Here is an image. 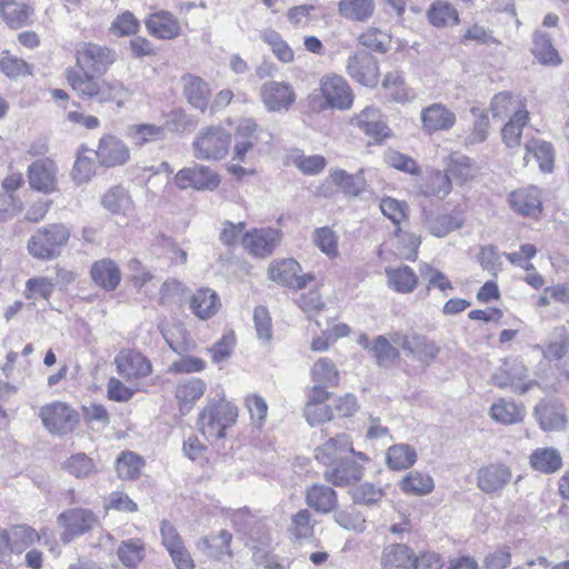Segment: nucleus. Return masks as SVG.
Returning a JSON list of instances; mask_svg holds the SVG:
<instances>
[{"label":"nucleus","instance_id":"21","mask_svg":"<svg viewBox=\"0 0 569 569\" xmlns=\"http://www.w3.org/2000/svg\"><path fill=\"white\" fill-rule=\"evenodd\" d=\"M510 208L523 217H538L541 212L540 191L536 187L520 188L509 194Z\"/></svg>","mask_w":569,"mask_h":569},{"label":"nucleus","instance_id":"43","mask_svg":"<svg viewBox=\"0 0 569 569\" xmlns=\"http://www.w3.org/2000/svg\"><path fill=\"white\" fill-rule=\"evenodd\" d=\"M532 53L541 64L558 66L561 63V58L552 46L550 37L542 31H536L533 34Z\"/></svg>","mask_w":569,"mask_h":569},{"label":"nucleus","instance_id":"40","mask_svg":"<svg viewBox=\"0 0 569 569\" xmlns=\"http://www.w3.org/2000/svg\"><path fill=\"white\" fill-rule=\"evenodd\" d=\"M413 559L411 549L402 543L387 546L381 555V566L385 569L410 568Z\"/></svg>","mask_w":569,"mask_h":569},{"label":"nucleus","instance_id":"18","mask_svg":"<svg viewBox=\"0 0 569 569\" xmlns=\"http://www.w3.org/2000/svg\"><path fill=\"white\" fill-rule=\"evenodd\" d=\"M351 124L377 142H381L390 136V130L382 120L380 110L375 107L365 108L351 119Z\"/></svg>","mask_w":569,"mask_h":569},{"label":"nucleus","instance_id":"11","mask_svg":"<svg viewBox=\"0 0 569 569\" xmlns=\"http://www.w3.org/2000/svg\"><path fill=\"white\" fill-rule=\"evenodd\" d=\"M174 182L181 190L192 188L196 190H214L220 179L210 168L201 164L183 168L174 176Z\"/></svg>","mask_w":569,"mask_h":569},{"label":"nucleus","instance_id":"39","mask_svg":"<svg viewBox=\"0 0 569 569\" xmlns=\"http://www.w3.org/2000/svg\"><path fill=\"white\" fill-rule=\"evenodd\" d=\"M416 450L407 443L390 446L386 452V463L391 470H406L417 461Z\"/></svg>","mask_w":569,"mask_h":569},{"label":"nucleus","instance_id":"9","mask_svg":"<svg viewBox=\"0 0 569 569\" xmlns=\"http://www.w3.org/2000/svg\"><path fill=\"white\" fill-rule=\"evenodd\" d=\"M320 92L327 107L348 110L353 103V93L346 79L338 74H326L320 79Z\"/></svg>","mask_w":569,"mask_h":569},{"label":"nucleus","instance_id":"37","mask_svg":"<svg viewBox=\"0 0 569 569\" xmlns=\"http://www.w3.org/2000/svg\"><path fill=\"white\" fill-rule=\"evenodd\" d=\"M338 11L341 17L349 21H368L375 12L373 0H340Z\"/></svg>","mask_w":569,"mask_h":569},{"label":"nucleus","instance_id":"55","mask_svg":"<svg viewBox=\"0 0 569 569\" xmlns=\"http://www.w3.org/2000/svg\"><path fill=\"white\" fill-rule=\"evenodd\" d=\"M13 552H22L26 548L40 540V535L26 525L12 526L8 531Z\"/></svg>","mask_w":569,"mask_h":569},{"label":"nucleus","instance_id":"56","mask_svg":"<svg viewBox=\"0 0 569 569\" xmlns=\"http://www.w3.org/2000/svg\"><path fill=\"white\" fill-rule=\"evenodd\" d=\"M338 240V234L330 227L317 228L312 234L315 246L329 258L339 254Z\"/></svg>","mask_w":569,"mask_h":569},{"label":"nucleus","instance_id":"4","mask_svg":"<svg viewBox=\"0 0 569 569\" xmlns=\"http://www.w3.org/2000/svg\"><path fill=\"white\" fill-rule=\"evenodd\" d=\"M70 232L61 223L49 224L38 229L29 239L27 250L39 260H51L59 256L60 249L69 240Z\"/></svg>","mask_w":569,"mask_h":569},{"label":"nucleus","instance_id":"20","mask_svg":"<svg viewBox=\"0 0 569 569\" xmlns=\"http://www.w3.org/2000/svg\"><path fill=\"white\" fill-rule=\"evenodd\" d=\"M323 476L327 481L335 486H348L363 477V467L345 456L331 467L326 468Z\"/></svg>","mask_w":569,"mask_h":569},{"label":"nucleus","instance_id":"13","mask_svg":"<svg viewBox=\"0 0 569 569\" xmlns=\"http://www.w3.org/2000/svg\"><path fill=\"white\" fill-rule=\"evenodd\" d=\"M512 470L505 463H490L477 471V486L485 493L503 490L512 479Z\"/></svg>","mask_w":569,"mask_h":569},{"label":"nucleus","instance_id":"27","mask_svg":"<svg viewBox=\"0 0 569 569\" xmlns=\"http://www.w3.org/2000/svg\"><path fill=\"white\" fill-rule=\"evenodd\" d=\"M422 222L427 230L435 237L442 238L462 227L463 220L449 213H433L423 210Z\"/></svg>","mask_w":569,"mask_h":569},{"label":"nucleus","instance_id":"3","mask_svg":"<svg viewBox=\"0 0 569 569\" xmlns=\"http://www.w3.org/2000/svg\"><path fill=\"white\" fill-rule=\"evenodd\" d=\"M230 144L231 133L223 127H204L193 139V156L202 161H218L228 154Z\"/></svg>","mask_w":569,"mask_h":569},{"label":"nucleus","instance_id":"30","mask_svg":"<svg viewBox=\"0 0 569 569\" xmlns=\"http://www.w3.org/2000/svg\"><path fill=\"white\" fill-rule=\"evenodd\" d=\"M146 27L152 36L166 40L174 39L180 33L178 20L167 11L151 14L146 21Z\"/></svg>","mask_w":569,"mask_h":569},{"label":"nucleus","instance_id":"42","mask_svg":"<svg viewBox=\"0 0 569 569\" xmlns=\"http://www.w3.org/2000/svg\"><path fill=\"white\" fill-rule=\"evenodd\" d=\"M525 415L526 410L522 406L505 399H500L490 407V417L503 425L518 423Z\"/></svg>","mask_w":569,"mask_h":569},{"label":"nucleus","instance_id":"47","mask_svg":"<svg viewBox=\"0 0 569 569\" xmlns=\"http://www.w3.org/2000/svg\"><path fill=\"white\" fill-rule=\"evenodd\" d=\"M359 43L365 48L378 52L386 53L391 48V34L376 27L367 28L359 37Z\"/></svg>","mask_w":569,"mask_h":569},{"label":"nucleus","instance_id":"45","mask_svg":"<svg viewBox=\"0 0 569 569\" xmlns=\"http://www.w3.org/2000/svg\"><path fill=\"white\" fill-rule=\"evenodd\" d=\"M207 383L200 378L180 381L176 389V398L181 407L192 406L206 392Z\"/></svg>","mask_w":569,"mask_h":569},{"label":"nucleus","instance_id":"23","mask_svg":"<svg viewBox=\"0 0 569 569\" xmlns=\"http://www.w3.org/2000/svg\"><path fill=\"white\" fill-rule=\"evenodd\" d=\"M220 307L219 296L210 288H199L189 297V308L200 320L212 318Z\"/></svg>","mask_w":569,"mask_h":569},{"label":"nucleus","instance_id":"16","mask_svg":"<svg viewBox=\"0 0 569 569\" xmlns=\"http://www.w3.org/2000/svg\"><path fill=\"white\" fill-rule=\"evenodd\" d=\"M300 264L295 259H284L273 262L268 270L269 279L290 288L302 289L313 278L311 274H302Z\"/></svg>","mask_w":569,"mask_h":569},{"label":"nucleus","instance_id":"64","mask_svg":"<svg viewBox=\"0 0 569 569\" xmlns=\"http://www.w3.org/2000/svg\"><path fill=\"white\" fill-rule=\"evenodd\" d=\"M0 71L10 79H18L31 74V67L23 59L3 51L0 57Z\"/></svg>","mask_w":569,"mask_h":569},{"label":"nucleus","instance_id":"6","mask_svg":"<svg viewBox=\"0 0 569 569\" xmlns=\"http://www.w3.org/2000/svg\"><path fill=\"white\" fill-rule=\"evenodd\" d=\"M390 340L398 345L408 357L427 365L431 363L440 352V348L435 341L416 332L396 331L390 333Z\"/></svg>","mask_w":569,"mask_h":569},{"label":"nucleus","instance_id":"19","mask_svg":"<svg viewBox=\"0 0 569 569\" xmlns=\"http://www.w3.org/2000/svg\"><path fill=\"white\" fill-rule=\"evenodd\" d=\"M96 157L101 166H122L129 160L130 150L124 142L117 137L104 136L99 141Z\"/></svg>","mask_w":569,"mask_h":569},{"label":"nucleus","instance_id":"15","mask_svg":"<svg viewBox=\"0 0 569 569\" xmlns=\"http://www.w3.org/2000/svg\"><path fill=\"white\" fill-rule=\"evenodd\" d=\"M420 119L422 130L428 134L448 131L457 122L456 113L441 102H435L422 108Z\"/></svg>","mask_w":569,"mask_h":569},{"label":"nucleus","instance_id":"50","mask_svg":"<svg viewBox=\"0 0 569 569\" xmlns=\"http://www.w3.org/2000/svg\"><path fill=\"white\" fill-rule=\"evenodd\" d=\"M400 489L406 493H412L417 496H425L430 493L433 488V479L420 471H410L400 481Z\"/></svg>","mask_w":569,"mask_h":569},{"label":"nucleus","instance_id":"54","mask_svg":"<svg viewBox=\"0 0 569 569\" xmlns=\"http://www.w3.org/2000/svg\"><path fill=\"white\" fill-rule=\"evenodd\" d=\"M119 560L127 567H134L144 558V543L140 539H128L117 550Z\"/></svg>","mask_w":569,"mask_h":569},{"label":"nucleus","instance_id":"29","mask_svg":"<svg viewBox=\"0 0 569 569\" xmlns=\"http://www.w3.org/2000/svg\"><path fill=\"white\" fill-rule=\"evenodd\" d=\"M57 168L48 159L38 160L29 167V182L33 189L50 192L54 189Z\"/></svg>","mask_w":569,"mask_h":569},{"label":"nucleus","instance_id":"63","mask_svg":"<svg viewBox=\"0 0 569 569\" xmlns=\"http://www.w3.org/2000/svg\"><path fill=\"white\" fill-rule=\"evenodd\" d=\"M330 179L343 193L353 197L358 196L365 186V181L361 177L349 174L341 169L331 171Z\"/></svg>","mask_w":569,"mask_h":569},{"label":"nucleus","instance_id":"24","mask_svg":"<svg viewBox=\"0 0 569 569\" xmlns=\"http://www.w3.org/2000/svg\"><path fill=\"white\" fill-rule=\"evenodd\" d=\"M232 535L226 529L220 530L217 535H208L197 542V548L206 556L214 560H223L224 557L232 558L233 553L230 549Z\"/></svg>","mask_w":569,"mask_h":569},{"label":"nucleus","instance_id":"26","mask_svg":"<svg viewBox=\"0 0 569 569\" xmlns=\"http://www.w3.org/2000/svg\"><path fill=\"white\" fill-rule=\"evenodd\" d=\"M183 94L187 101L196 109L204 111L211 94L208 83L198 76L184 74L181 78Z\"/></svg>","mask_w":569,"mask_h":569},{"label":"nucleus","instance_id":"2","mask_svg":"<svg viewBox=\"0 0 569 569\" xmlns=\"http://www.w3.org/2000/svg\"><path fill=\"white\" fill-rule=\"evenodd\" d=\"M238 415V407L224 397L208 399L199 413L198 428L208 440H221L226 430L237 422Z\"/></svg>","mask_w":569,"mask_h":569},{"label":"nucleus","instance_id":"31","mask_svg":"<svg viewBox=\"0 0 569 569\" xmlns=\"http://www.w3.org/2000/svg\"><path fill=\"white\" fill-rule=\"evenodd\" d=\"M307 505L320 513L333 511L338 505L336 491L325 485H313L306 492Z\"/></svg>","mask_w":569,"mask_h":569},{"label":"nucleus","instance_id":"51","mask_svg":"<svg viewBox=\"0 0 569 569\" xmlns=\"http://www.w3.org/2000/svg\"><path fill=\"white\" fill-rule=\"evenodd\" d=\"M382 87L396 102L405 103L413 98V93L398 71L388 72L382 80Z\"/></svg>","mask_w":569,"mask_h":569},{"label":"nucleus","instance_id":"59","mask_svg":"<svg viewBox=\"0 0 569 569\" xmlns=\"http://www.w3.org/2000/svg\"><path fill=\"white\" fill-rule=\"evenodd\" d=\"M143 459L132 451L122 452L116 463L117 473L122 479H134L139 477L143 467Z\"/></svg>","mask_w":569,"mask_h":569},{"label":"nucleus","instance_id":"34","mask_svg":"<svg viewBox=\"0 0 569 569\" xmlns=\"http://www.w3.org/2000/svg\"><path fill=\"white\" fill-rule=\"evenodd\" d=\"M101 204L113 214L128 216L133 211V201L129 192L120 186L109 189L103 194Z\"/></svg>","mask_w":569,"mask_h":569},{"label":"nucleus","instance_id":"10","mask_svg":"<svg viewBox=\"0 0 569 569\" xmlns=\"http://www.w3.org/2000/svg\"><path fill=\"white\" fill-rule=\"evenodd\" d=\"M113 363L120 377L127 381L148 377L152 372L150 360L133 349H122L114 357Z\"/></svg>","mask_w":569,"mask_h":569},{"label":"nucleus","instance_id":"58","mask_svg":"<svg viewBox=\"0 0 569 569\" xmlns=\"http://www.w3.org/2000/svg\"><path fill=\"white\" fill-rule=\"evenodd\" d=\"M311 375L312 380L323 387L336 386L339 381V371L328 358H320L315 362Z\"/></svg>","mask_w":569,"mask_h":569},{"label":"nucleus","instance_id":"5","mask_svg":"<svg viewBox=\"0 0 569 569\" xmlns=\"http://www.w3.org/2000/svg\"><path fill=\"white\" fill-rule=\"evenodd\" d=\"M39 417L44 428L53 435L72 432L79 423L78 412L61 401H53L40 408Z\"/></svg>","mask_w":569,"mask_h":569},{"label":"nucleus","instance_id":"7","mask_svg":"<svg viewBox=\"0 0 569 569\" xmlns=\"http://www.w3.org/2000/svg\"><path fill=\"white\" fill-rule=\"evenodd\" d=\"M98 523V517L89 509L66 510L58 517V525L62 528L60 539L63 543H69L77 537L91 531Z\"/></svg>","mask_w":569,"mask_h":569},{"label":"nucleus","instance_id":"1","mask_svg":"<svg viewBox=\"0 0 569 569\" xmlns=\"http://www.w3.org/2000/svg\"><path fill=\"white\" fill-rule=\"evenodd\" d=\"M66 79L72 90L82 99L114 102L118 107H123L131 98V91L121 81L101 79L81 69L69 68Z\"/></svg>","mask_w":569,"mask_h":569},{"label":"nucleus","instance_id":"14","mask_svg":"<svg viewBox=\"0 0 569 569\" xmlns=\"http://www.w3.org/2000/svg\"><path fill=\"white\" fill-rule=\"evenodd\" d=\"M281 238L282 233L279 229H254L243 236L242 244L249 253L256 257H267L272 254Z\"/></svg>","mask_w":569,"mask_h":569},{"label":"nucleus","instance_id":"25","mask_svg":"<svg viewBox=\"0 0 569 569\" xmlns=\"http://www.w3.org/2000/svg\"><path fill=\"white\" fill-rule=\"evenodd\" d=\"M90 276L97 286L107 291H113L121 281L119 267L109 258L96 261L91 266Z\"/></svg>","mask_w":569,"mask_h":569},{"label":"nucleus","instance_id":"57","mask_svg":"<svg viewBox=\"0 0 569 569\" xmlns=\"http://www.w3.org/2000/svg\"><path fill=\"white\" fill-rule=\"evenodd\" d=\"M54 287L56 283L52 279L48 277H34L27 280L23 295L28 300H49L53 293Z\"/></svg>","mask_w":569,"mask_h":569},{"label":"nucleus","instance_id":"8","mask_svg":"<svg viewBox=\"0 0 569 569\" xmlns=\"http://www.w3.org/2000/svg\"><path fill=\"white\" fill-rule=\"evenodd\" d=\"M76 60L74 68L101 74L116 62L117 53L107 47L81 43L77 47Z\"/></svg>","mask_w":569,"mask_h":569},{"label":"nucleus","instance_id":"53","mask_svg":"<svg viewBox=\"0 0 569 569\" xmlns=\"http://www.w3.org/2000/svg\"><path fill=\"white\" fill-rule=\"evenodd\" d=\"M397 254L406 260H416L418 256V249L421 240L418 236L411 232L396 229L395 232Z\"/></svg>","mask_w":569,"mask_h":569},{"label":"nucleus","instance_id":"35","mask_svg":"<svg viewBox=\"0 0 569 569\" xmlns=\"http://www.w3.org/2000/svg\"><path fill=\"white\" fill-rule=\"evenodd\" d=\"M533 413L543 430L553 431L565 427V411L555 403L542 401L536 406Z\"/></svg>","mask_w":569,"mask_h":569},{"label":"nucleus","instance_id":"12","mask_svg":"<svg viewBox=\"0 0 569 569\" xmlns=\"http://www.w3.org/2000/svg\"><path fill=\"white\" fill-rule=\"evenodd\" d=\"M348 74L362 86L373 88L379 81L378 60L368 52L350 56L346 63Z\"/></svg>","mask_w":569,"mask_h":569},{"label":"nucleus","instance_id":"28","mask_svg":"<svg viewBox=\"0 0 569 569\" xmlns=\"http://www.w3.org/2000/svg\"><path fill=\"white\" fill-rule=\"evenodd\" d=\"M523 161L526 166L536 162L541 171L550 172L553 168V149L551 143L533 139L526 143Z\"/></svg>","mask_w":569,"mask_h":569},{"label":"nucleus","instance_id":"52","mask_svg":"<svg viewBox=\"0 0 569 569\" xmlns=\"http://www.w3.org/2000/svg\"><path fill=\"white\" fill-rule=\"evenodd\" d=\"M333 519L341 528L357 533L363 532L367 528L365 516L352 506L337 510Z\"/></svg>","mask_w":569,"mask_h":569},{"label":"nucleus","instance_id":"22","mask_svg":"<svg viewBox=\"0 0 569 569\" xmlns=\"http://www.w3.org/2000/svg\"><path fill=\"white\" fill-rule=\"evenodd\" d=\"M348 452H353L350 437L346 433H340L316 449V459L325 465L326 468H329L345 456H348Z\"/></svg>","mask_w":569,"mask_h":569},{"label":"nucleus","instance_id":"17","mask_svg":"<svg viewBox=\"0 0 569 569\" xmlns=\"http://www.w3.org/2000/svg\"><path fill=\"white\" fill-rule=\"evenodd\" d=\"M260 97L269 111L287 110L296 99L292 87L279 81L264 82L260 88Z\"/></svg>","mask_w":569,"mask_h":569},{"label":"nucleus","instance_id":"44","mask_svg":"<svg viewBox=\"0 0 569 569\" xmlns=\"http://www.w3.org/2000/svg\"><path fill=\"white\" fill-rule=\"evenodd\" d=\"M128 137L139 147L166 138V130L153 123H136L128 127Z\"/></svg>","mask_w":569,"mask_h":569},{"label":"nucleus","instance_id":"48","mask_svg":"<svg viewBox=\"0 0 569 569\" xmlns=\"http://www.w3.org/2000/svg\"><path fill=\"white\" fill-rule=\"evenodd\" d=\"M528 120L529 113L527 110H520L517 114L511 116L501 130L502 141L507 148L512 149L520 146L522 129Z\"/></svg>","mask_w":569,"mask_h":569},{"label":"nucleus","instance_id":"60","mask_svg":"<svg viewBox=\"0 0 569 569\" xmlns=\"http://www.w3.org/2000/svg\"><path fill=\"white\" fill-rule=\"evenodd\" d=\"M261 39L271 47L272 52L281 62L289 63L293 60L292 49L276 30L270 28L262 30Z\"/></svg>","mask_w":569,"mask_h":569},{"label":"nucleus","instance_id":"46","mask_svg":"<svg viewBox=\"0 0 569 569\" xmlns=\"http://www.w3.org/2000/svg\"><path fill=\"white\" fill-rule=\"evenodd\" d=\"M428 21L435 27H445L459 23L458 11L447 1L436 0L427 10Z\"/></svg>","mask_w":569,"mask_h":569},{"label":"nucleus","instance_id":"36","mask_svg":"<svg viewBox=\"0 0 569 569\" xmlns=\"http://www.w3.org/2000/svg\"><path fill=\"white\" fill-rule=\"evenodd\" d=\"M386 276L389 288L399 293L412 292L418 283L415 271L408 266L387 268Z\"/></svg>","mask_w":569,"mask_h":569},{"label":"nucleus","instance_id":"61","mask_svg":"<svg viewBox=\"0 0 569 569\" xmlns=\"http://www.w3.org/2000/svg\"><path fill=\"white\" fill-rule=\"evenodd\" d=\"M370 352L377 363L386 367L395 362L399 358V350L395 348L385 336H378L371 347Z\"/></svg>","mask_w":569,"mask_h":569},{"label":"nucleus","instance_id":"33","mask_svg":"<svg viewBox=\"0 0 569 569\" xmlns=\"http://www.w3.org/2000/svg\"><path fill=\"white\" fill-rule=\"evenodd\" d=\"M258 140L257 124L252 119H242L236 129L233 159L244 161L247 152Z\"/></svg>","mask_w":569,"mask_h":569},{"label":"nucleus","instance_id":"38","mask_svg":"<svg viewBox=\"0 0 569 569\" xmlns=\"http://www.w3.org/2000/svg\"><path fill=\"white\" fill-rule=\"evenodd\" d=\"M530 466L541 473H553L562 467V458L555 448H538L530 455Z\"/></svg>","mask_w":569,"mask_h":569},{"label":"nucleus","instance_id":"62","mask_svg":"<svg viewBox=\"0 0 569 569\" xmlns=\"http://www.w3.org/2000/svg\"><path fill=\"white\" fill-rule=\"evenodd\" d=\"M316 521L308 509L299 510L291 518L290 532L296 539H309L315 533Z\"/></svg>","mask_w":569,"mask_h":569},{"label":"nucleus","instance_id":"32","mask_svg":"<svg viewBox=\"0 0 569 569\" xmlns=\"http://www.w3.org/2000/svg\"><path fill=\"white\" fill-rule=\"evenodd\" d=\"M489 110L495 119L502 120L527 109L519 96L503 91L493 96Z\"/></svg>","mask_w":569,"mask_h":569},{"label":"nucleus","instance_id":"41","mask_svg":"<svg viewBox=\"0 0 569 569\" xmlns=\"http://www.w3.org/2000/svg\"><path fill=\"white\" fill-rule=\"evenodd\" d=\"M30 8L16 0H0V16L10 28L23 27L30 17Z\"/></svg>","mask_w":569,"mask_h":569},{"label":"nucleus","instance_id":"49","mask_svg":"<svg viewBox=\"0 0 569 569\" xmlns=\"http://www.w3.org/2000/svg\"><path fill=\"white\" fill-rule=\"evenodd\" d=\"M63 469L77 479H88L97 472V466L89 456L83 452L71 455L63 463Z\"/></svg>","mask_w":569,"mask_h":569}]
</instances>
